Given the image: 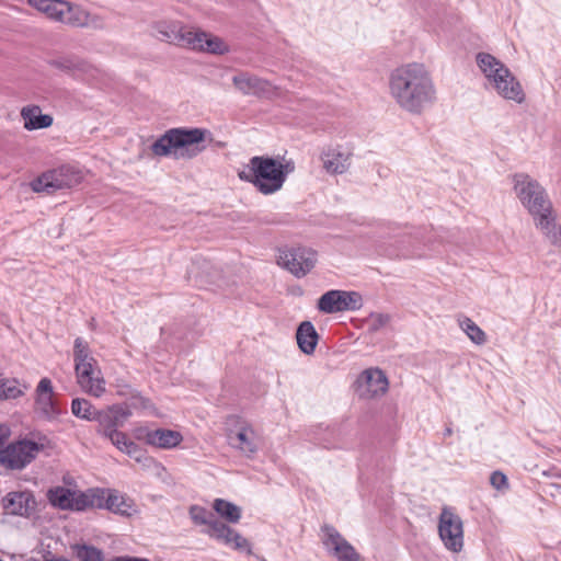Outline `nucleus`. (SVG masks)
Instances as JSON below:
<instances>
[{
    "instance_id": "obj_1",
    "label": "nucleus",
    "mask_w": 561,
    "mask_h": 561,
    "mask_svg": "<svg viewBox=\"0 0 561 561\" xmlns=\"http://www.w3.org/2000/svg\"><path fill=\"white\" fill-rule=\"evenodd\" d=\"M388 89L397 106L412 115H421L437 99L431 71L422 62H407L392 69Z\"/></svg>"
},
{
    "instance_id": "obj_2",
    "label": "nucleus",
    "mask_w": 561,
    "mask_h": 561,
    "mask_svg": "<svg viewBox=\"0 0 561 561\" xmlns=\"http://www.w3.org/2000/svg\"><path fill=\"white\" fill-rule=\"evenodd\" d=\"M295 170L291 160L254 156L238 171V176L263 195H271L282 190L287 176Z\"/></svg>"
},
{
    "instance_id": "obj_3",
    "label": "nucleus",
    "mask_w": 561,
    "mask_h": 561,
    "mask_svg": "<svg viewBox=\"0 0 561 561\" xmlns=\"http://www.w3.org/2000/svg\"><path fill=\"white\" fill-rule=\"evenodd\" d=\"M207 135L209 131L204 128H171L151 145V151L158 157L190 160L205 150L203 142Z\"/></svg>"
},
{
    "instance_id": "obj_4",
    "label": "nucleus",
    "mask_w": 561,
    "mask_h": 561,
    "mask_svg": "<svg viewBox=\"0 0 561 561\" xmlns=\"http://www.w3.org/2000/svg\"><path fill=\"white\" fill-rule=\"evenodd\" d=\"M154 36L160 41L211 54H225L227 44L218 36L204 31L184 26L178 22H157L153 25Z\"/></svg>"
},
{
    "instance_id": "obj_5",
    "label": "nucleus",
    "mask_w": 561,
    "mask_h": 561,
    "mask_svg": "<svg viewBox=\"0 0 561 561\" xmlns=\"http://www.w3.org/2000/svg\"><path fill=\"white\" fill-rule=\"evenodd\" d=\"M73 357L77 381L80 388L92 397H102L106 391L105 380L96 359L91 355L87 343L82 339L75 341Z\"/></svg>"
},
{
    "instance_id": "obj_6",
    "label": "nucleus",
    "mask_w": 561,
    "mask_h": 561,
    "mask_svg": "<svg viewBox=\"0 0 561 561\" xmlns=\"http://www.w3.org/2000/svg\"><path fill=\"white\" fill-rule=\"evenodd\" d=\"M513 191L531 218L554 207L547 190L526 173L513 175Z\"/></svg>"
},
{
    "instance_id": "obj_7",
    "label": "nucleus",
    "mask_w": 561,
    "mask_h": 561,
    "mask_svg": "<svg viewBox=\"0 0 561 561\" xmlns=\"http://www.w3.org/2000/svg\"><path fill=\"white\" fill-rule=\"evenodd\" d=\"M227 440L231 448L252 458L260 449L262 439L252 424L240 417H230L227 423Z\"/></svg>"
},
{
    "instance_id": "obj_8",
    "label": "nucleus",
    "mask_w": 561,
    "mask_h": 561,
    "mask_svg": "<svg viewBox=\"0 0 561 561\" xmlns=\"http://www.w3.org/2000/svg\"><path fill=\"white\" fill-rule=\"evenodd\" d=\"M84 178L82 170L65 164L50 169L37 176V193L53 194L80 184Z\"/></svg>"
},
{
    "instance_id": "obj_9",
    "label": "nucleus",
    "mask_w": 561,
    "mask_h": 561,
    "mask_svg": "<svg viewBox=\"0 0 561 561\" xmlns=\"http://www.w3.org/2000/svg\"><path fill=\"white\" fill-rule=\"evenodd\" d=\"M56 67L73 78L95 88H104L112 81V75L85 60L78 58H60L54 62Z\"/></svg>"
},
{
    "instance_id": "obj_10",
    "label": "nucleus",
    "mask_w": 561,
    "mask_h": 561,
    "mask_svg": "<svg viewBox=\"0 0 561 561\" xmlns=\"http://www.w3.org/2000/svg\"><path fill=\"white\" fill-rule=\"evenodd\" d=\"M438 535L444 547L455 553L463 548V524L451 507L444 506L438 518Z\"/></svg>"
},
{
    "instance_id": "obj_11",
    "label": "nucleus",
    "mask_w": 561,
    "mask_h": 561,
    "mask_svg": "<svg viewBox=\"0 0 561 561\" xmlns=\"http://www.w3.org/2000/svg\"><path fill=\"white\" fill-rule=\"evenodd\" d=\"M90 508H105L114 514L131 516L137 512L136 505L128 496L111 489H91Z\"/></svg>"
},
{
    "instance_id": "obj_12",
    "label": "nucleus",
    "mask_w": 561,
    "mask_h": 561,
    "mask_svg": "<svg viewBox=\"0 0 561 561\" xmlns=\"http://www.w3.org/2000/svg\"><path fill=\"white\" fill-rule=\"evenodd\" d=\"M47 499L57 508L80 512L90 508L93 496H91V489L79 491L56 486L47 492Z\"/></svg>"
},
{
    "instance_id": "obj_13",
    "label": "nucleus",
    "mask_w": 561,
    "mask_h": 561,
    "mask_svg": "<svg viewBox=\"0 0 561 561\" xmlns=\"http://www.w3.org/2000/svg\"><path fill=\"white\" fill-rule=\"evenodd\" d=\"M279 263L297 277L307 275L317 263V253L308 248H290L280 252Z\"/></svg>"
},
{
    "instance_id": "obj_14",
    "label": "nucleus",
    "mask_w": 561,
    "mask_h": 561,
    "mask_svg": "<svg viewBox=\"0 0 561 561\" xmlns=\"http://www.w3.org/2000/svg\"><path fill=\"white\" fill-rule=\"evenodd\" d=\"M363 306V298L356 291L329 290L323 294L318 308L324 313H335L346 310H358Z\"/></svg>"
},
{
    "instance_id": "obj_15",
    "label": "nucleus",
    "mask_w": 561,
    "mask_h": 561,
    "mask_svg": "<svg viewBox=\"0 0 561 561\" xmlns=\"http://www.w3.org/2000/svg\"><path fill=\"white\" fill-rule=\"evenodd\" d=\"M389 387L388 378L379 368H368L360 373L355 382V390L363 399L383 396Z\"/></svg>"
},
{
    "instance_id": "obj_16",
    "label": "nucleus",
    "mask_w": 561,
    "mask_h": 561,
    "mask_svg": "<svg viewBox=\"0 0 561 561\" xmlns=\"http://www.w3.org/2000/svg\"><path fill=\"white\" fill-rule=\"evenodd\" d=\"M35 451L32 440H18L0 449V465L7 469L20 470L31 462Z\"/></svg>"
},
{
    "instance_id": "obj_17",
    "label": "nucleus",
    "mask_w": 561,
    "mask_h": 561,
    "mask_svg": "<svg viewBox=\"0 0 561 561\" xmlns=\"http://www.w3.org/2000/svg\"><path fill=\"white\" fill-rule=\"evenodd\" d=\"M322 542L328 552L337 561H359V554L355 548L330 525L321 528Z\"/></svg>"
},
{
    "instance_id": "obj_18",
    "label": "nucleus",
    "mask_w": 561,
    "mask_h": 561,
    "mask_svg": "<svg viewBox=\"0 0 561 561\" xmlns=\"http://www.w3.org/2000/svg\"><path fill=\"white\" fill-rule=\"evenodd\" d=\"M486 89L495 92L500 98L522 104L526 100V93L519 80L506 68Z\"/></svg>"
},
{
    "instance_id": "obj_19",
    "label": "nucleus",
    "mask_w": 561,
    "mask_h": 561,
    "mask_svg": "<svg viewBox=\"0 0 561 561\" xmlns=\"http://www.w3.org/2000/svg\"><path fill=\"white\" fill-rule=\"evenodd\" d=\"M232 83L242 94L260 98H271L277 94V88L270 81L248 72H241L232 78Z\"/></svg>"
},
{
    "instance_id": "obj_20",
    "label": "nucleus",
    "mask_w": 561,
    "mask_h": 561,
    "mask_svg": "<svg viewBox=\"0 0 561 561\" xmlns=\"http://www.w3.org/2000/svg\"><path fill=\"white\" fill-rule=\"evenodd\" d=\"M320 160L328 174H343L351 165V153L339 145L328 146L322 149Z\"/></svg>"
},
{
    "instance_id": "obj_21",
    "label": "nucleus",
    "mask_w": 561,
    "mask_h": 561,
    "mask_svg": "<svg viewBox=\"0 0 561 561\" xmlns=\"http://www.w3.org/2000/svg\"><path fill=\"white\" fill-rule=\"evenodd\" d=\"M130 416V412L119 405H112L98 412L94 421L99 423L98 433L104 437L117 432L125 421Z\"/></svg>"
},
{
    "instance_id": "obj_22",
    "label": "nucleus",
    "mask_w": 561,
    "mask_h": 561,
    "mask_svg": "<svg viewBox=\"0 0 561 561\" xmlns=\"http://www.w3.org/2000/svg\"><path fill=\"white\" fill-rule=\"evenodd\" d=\"M137 438L144 439L146 444L160 449H173L183 440L179 431L169 428L140 430Z\"/></svg>"
},
{
    "instance_id": "obj_23",
    "label": "nucleus",
    "mask_w": 561,
    "mask_h": 561,
    "mask_svg": "<svg viewBox=\"0 0 561 561\" xmlns=\"http://www.w3.org/2000/svg\"><path fill=\"white\" fill-rule=\"evenodd\" d=\"M533 221L551 245L561 247V224L558 221V213L554 207L533 218Z\"/></svg>"
},
{
    "instance_id": "obj_24",
    "label": "nucleus",
    "mask_w": 561,
    "mask_h": 561,
    "mask_svg": "<svg viewBox=\"0 0 561 561\" xmlns=\"http://www.w3.org/2000/svg\"><path fill=\"white\" fill-rule=\"evenodd\" d=\"M477 65L484 76L485 88L499 78L507 68L500 59L489 53H479L476 56Z\"/></svg>"
},
{
    "instance_id": "obj_25",
    "label": "nucleus",
    "mask_w": 561,
    "mask_h": 561,
    "mask_svg": "<svg viewBox=\"0 0 561 561\" xmlns=\"http://www.w3.org/2000/svg\"><path fill=\"white\" fill-rule=\"evenodd\" d=\"M31 503H34L30 492H10L3 499V507L7 514L28 516Z\"/></svg>"
},
{
    "instance_id": "obj_26",
    "label": "nucleus",
    "mask_w": 561,
    "mask_h": 561,
    "mask_svg": "<svg viewBox=\"0 0 561 561\" xmlns=\"http://www.w3.org/2000/svg\"><path fill=\"white\" fill-rule=\"evenodd\" d=\"M296 340L302 353L310 355L314 352L319 335L310 321H304L299 324Z\"/></svg>"
},
{
    "instance_id": "obj_27",
    "label": "nucleus",
    "mask_w": 561,
    "mask_h": 561,
    "mask_svg": "<svg viewBox=\"0 0 561 561\" xmlns=\"http://www.w3.org/2000/svg\"><path fill=\"white\" fill-rule=\"evenodd\" d=\"M68 1L65 0H37V12L47 19L64 24Z\"/></svg>"
},
{
    "instance_id": "obj_28",
    "label": "nucleus",
    "mask_w": 561,
    "mask_h": 561,
    "mask_svg": "<svg viewBox=\"0 0 561 561\" xmlns=\"http://www.w3.org/2000/svg\"><path fill=\"white\" fill-rule=\"evenodd\" d=\"M457 323L461 331L468 336V339L476 345H483L486 343L485 332L474 323L467 316H458Z\"/></svg>"
},
{
    "instance_id": "obj_29",
    "label": "nucleus",
    "mask_w": 561,
    "mask_h": 561,
    "mask_svg": "<svg viewBox=\"0 0 561 561\" xmlns=\"http://www.w3.org/2000/svg\"><path fill=\"white\" fill-rule=\"evenodd\" d=\"M213 507L218 515L229 523L236 524L241 518V508L229 501L216 499Z\"/></svg>"
},
{
    "instance_id": "obj_30",
    "label": "nucleus",
    "mask_w": 561,
    "mask_h": 561,
    "mask_svg": "<svg viewBox=\"0 0 561 561\" xmlns=\"http://www.w3.org/2000/svg\"><path fill=\"white\" fill-rule=\"evenodd\" d=\"M71 412L78 419L94 421L99 410H96L87 399L77 398L71 402Z\"/></svg>"
},
{
    "instance_id": "obj_31",
    "label": "nucleus",
    "mask_w": 561,
    "mask_h": 561,
    "mask_svg": "<svg viewBox=\"0 0 561 561\" xmlns=\"http://www.w3.org/2000/svg\"><path fill=\"white\" fill-rule=\"evenodd\" d=\"M87 18L88 11L84 8L68 1V9L66 10L64 24L70 25L72 27H84Z\"/></svg>"
},
{
    "instance_id": "obj_32",
    "label": "nucleus",
    "mask_w": 561,
    "mask_h": 561,
    "mask_svg": "<svg viewBox=\"0 0 561 561\" xmlns=\"http://www.w3.org/2000/svg\"><path fill=\"white\" fill-rule=\"evenodd\" d=\"M72 551L79 561H103L102 550L90 545H75Z\"/></svg>"
},
{
    "instance_id": "obj_33",
    "label": "nucleus",
    "mask_w": 561,
    "mask_h": 561,
    "mask_svg": "<svg viewBox=\"0 0 561 561\" xmlns=\"http://www.w3.org/2000/svg\"><path fill=\"white\" fill-rule=\"evenodd\" d=\"M37 410H39L42 415L48 421L55 420L61 413L54 396L39 397Z\"/></svg>"
},
{
    "instance_id": "obj_34",
    "label": "nucleus",
    "mask_w": 561,
    "mask_h": 561,
    "mask_svg": "<svg viewBox=\"0 0 561 561\" xmlns=\"http://www.w3.org/2000/svg\"><path fill=\"white\" fill-rule=\"evenodd\" d=\"M123 453L127 454L130 458H133L135 461L147 465L148 462H151L152 459L147 456L146 451L141 449L136 443L130 440L126 448L123 450Z\"/></svg>"
},
{
    "instance_id": "obj_35",
    "label": "nucleus",
    "mask_w": 561,
    "mask_h": 561,
    "mask_svg": "<svg viewBox=\"0 0 561 561\" xmlns=\"http://www.w3.org/2000/svg\"><path fill=\"white\" fill-rule=\"evenodd\" d=\"M207 535L218 541H221L226 535H231V527L226 524L214 519L211 524L208 526Z\"/></svg>"
},
{
    "instance_id": "obj_36",
    "label": "nucleus",
    "mask_w": 561,
    "mask_h": 561,
    "mask_svg": "<svg viewBox=\"0 0 561 561\" xmlns=\"http://www.w3.org/2000/svg\"><path fill=\"white\" fill-rule=\"evenodd\" d=\"M190 516L195 524L207 526H209L211 522L215 519L206 508L196 505L191 507Z\"/></svg>"
},
{
    "instance_id": "obj_37",
    "label": "nucleus",
    "mask_w": 561,
    "mask_h": 561,
    "mask_svg": "<svg viewBox=\"0 0 561 561\" xmlns=\"http://www.w3.org/2000/svg\"><path fill=\"white\" fill-rule=\"evenodd\" d=\"M22 391L18 387L15 380L0 381V399H14L18 398Z\"/></svg>"
},
{
    "instance_id": "obj_38",
    "label": "nucleus",
    "mask_w": 561,
    "mask_h": 561,
    "mask_svg": "<svg viewBox=\"0 0 561 561\" xmlns=\"http://www.w3.org/2000/svg\"><path fill=\"white\" fill-rule=\"evenodd\" d=\"M230 548L241 551V552H247L249 554L251 553V543L249 542V540L247 538H244L237 530L234 531L233 540H232Z\"/></svg>"
},
{
    "instance_id": "obj_39",
    "label": "nucleus",
    "mask_w": 561,
    "mask_h": 561,
    "mask_svg": "<svg viewBox=\"0 0 561 561\" xmlns=\"http://www.w3.org/2000/svg\"><path fill=\"white\" fill-rule=\"evenodd\" d=\"M491 485L496 490H507L508 480L502 471H494L490 477Z\"/></svg>"
},
{
    "instance_id": "obj_40",
    "label": "nucleus",
    "mask_w": 561,
    "mask_h": 561,
    "mask_svg": "<svg viewBox=\"0 0 561 561\" xmlns=\"http://www.w3.org/2000/svg\"><path fill=\"white\" fill-rule=\"evenodd\" d=\"M21 115L24 118V127L27 130H34L35 129V105H28L26 107H23Z\"/></svg>"
},
{
    "instance_id": "obj_41",
    "label": "nucleus",
    "mask_w": 561,
    "mask_h": 561,
    "mask_svg": "<svg viewBox=\"0 0 561 561\" xmlns=\"http://www.w3.org/2000/svg\"><path fill=\"white\" fill-rule=\"evenodd\" d=\"M107 438L122 453L126 448L127 444L130 442V439L127 437V435L121 431L115 432L114 434L110 435Z\"/></svg>"
},
{
    "instance_id": "obj_42",
    "label": "nucleus",
    "mask_w": 561,
    "mask_h": 561,
    "mask_svg": "<svg viewBox=\"0 0 561 561\" xmlns=\"http://www.w3.org/2000/svg\"><path fill=\"white\" fill-rule=\"evenodd\" d=\"M105 26H106V23H105V19L103 16L88 11V18H87V23H84V27L102 30Z\"/></svg>"
},
{
    "instance_id": "obj_43",
    "label": "nucleus",
    "mask_w": 561,
    "mask_h": 561,
    "mask_svg": "<svg viewBox=\"0 0 561 561\" xmlns=\"http://www.w3.org/2000/svg\"><path fill=\"white\" fill-rule=\"evenodd\" d=\"M390 322V316L385 313H374L370 316V328L378 331Z\"/></svg>"
},
{
    "instance_id": "obj_44",
    "label": "nucleus",
    "mask_w": 561,
    "mask_h": 561,
    "mask_svg": "<svg viewBox=\"0 0 561 561\" xmlns=\"http://www.w3.org/2000/svg\"><path fill=\"white\" fill-rule=\"evenodd\" d=\"M54 396L51 381L48 378H43L37 383V401L39 397Z\"/></svg>"
},
{
    "instance_id": "obj_45",
    "label": "nucleus",
    "mask_w": 561,
    "mask_h": 561,
    "mask_svg": "<svg viewBox=\"0 0 561 561\" xmlns=\"http://www.w3.org/2000/svg\"><path fill=\"white\" fill-rule=\"evenodd\" d=\"M53 447V443L46 436H41L37 434V453L45 451Z\"/></svg>"
},
{
    "instance_id": "obj_46",
    "label": "nucleus",
    "mask_w": 561,
    "mask_h": 561,
    "mask_svg": "<svg viewBox=\"0 0 561 561\" xmlns=\"http://www.w3.org/2000/svg\"><path fill=\"white\" fill-rule=\"evenodd\" d=\"M53 124V117L48 114H37V129L47 128Z\"/></svg>"
},
{
    "instance_id": "obj_47",
    "label": "nucleus",
    "mask_w": 561,
    "mask_h": 561,
    "mask_svg": "<svg viewBox=\"0 0 561 561\" xmlns=\"http://www.w3.org/2000/svg\"><path fill=\"white\" fill-rule=\"evenodd\" d=\"M10 435V427L7 424H0V447L5 443Z\"/></svg>"
},
{
    "instance_id": "obj_48",
    "label": "nucleus",
    "mask_w": 561,
    "mask_h": 561,
    "mask_svg": "<svg viewBox=\"0 0 561 561\" xmlns=\"http://www.w3.org/2000/svg\"><path fill=\"white\" fill-rule=\"evenodd\" d=\"M116 387H117V393L119 396H128V394L133 393L129 385H127V383H116Z\"/></svg>"
},
{
    "instance_id": "obj_49",
    "label": "nucleus",
    "mask_w": 561,
    "mask_h": 561,
    "mask_svg": "<svg viewBox=\"0 0 561 561\" xmlns=\"http://www.w3.org/2000/svg\"><path fill=\"white\" fill-rule=\"evenodd\" d=\"M135 399H137L139 401V405L144 409H148L151 407V403L148 399H145L144 397L141 396H133Z\"/></svg>"
},
{
    "instance_id": "obj_50",
    "label": "nucleus",
    "mask_w": 561,
    "mask_h": 561,
    "mask_svg": "<svg viewBox=\"0 0 561 561\" xmlns=\"http://www.w3.org/2000/svg\"><path fill=\"white\" fill-rule=\"evenodd\" d=\"M112 561H149V560L144 559V558H135V557H117V558H114Z\"/></svg>"
},
{
    "instance_id": "obj_51",
    "label": "nucleus",
    "mask_w": 561,
    "mask_h": 561,
    "mask_svg": "<svg viewBox=\"0 0 561 561\" xmlns=\"http://www.w3.org/2000/svg\"><path fill=\"white\" fill-rule=\"evenodd\" d=\"M234 529L231 528V535H226V537H224V539L220 541L222 542L224 545L230 547L231 543H232V540H233V535H234Z\"/></svg>"
},
{
    "instance_id": "obj_52",
    "label": "nucleus",
    "mask_w": 561,
    "mask_h": 561,
    "mask_svg": "<svg viewBox=\"0 0 561 561\" xmlns=\"http://www.w3.org/2000/svg\"><path fill=\"white\" fill-rule=\"evenodd\" d=\"M45 561H69L65 558H51V559H48V560H45Z\"/></svg>"
},
{
    "instance_id": "obj_53",
    "label": "nucleus",
    "mask_w": 561,
    "mask_h": 561,
    "mask_svg": "<svg viewBox=\"0 0 561 561\" xmlns=\"http://www.w3.org/2000/svg\"><path fill=\"white\" fill-rule=\"evenodd\" d=\"M28 185H30V187L32 188V191H34V192H35V180H34V181H31V182L28 183Z\"/></svg>"
},
{
    "instance_id": "obj_54",
    "label": "nucleus",
    "mask_w": 561,
    "mask_h": 561,
    "mask_svg": "<svg viewBox=\"0 0 561 561\" xmlns=\"http://www.w3.org/2000/svg\"><path fill=\"white\" fill-rule=\"evenodd\" d=\"M27 2H28L32 7H34V5H35V0H27Z\"/></svg>"
},
{
    "instance_id": "obj_55",
    "label": "nucleus",
    "mask_w": 561,
    "mask_h": 561,
    "mask_svg": "<svg viewBox=\"0 0 561 561\" xmlns=\"http://www.w3.org/2000/svg\"><path fill=\"white\" fill-rule=\"evenodd\" d=\"M0 561H3V560L0 559Z\"/></svg>"
}]
</instances>
